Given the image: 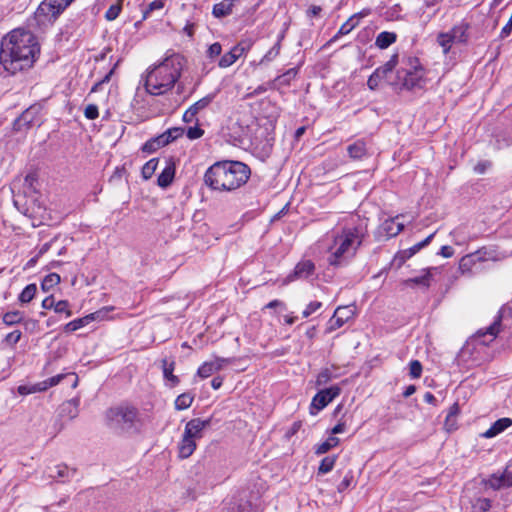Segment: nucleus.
<instances>
[{
	"label": "nucleus",
	"instance_id": "f257e3e1",
	"mask_svg": "<svg viewBox=\"0 0 512 512\" xmlns=\"http://www.w3.org/2000/svg\"><path fill=\"white\" fill-rule=\"evenodd\" d=\"M40 53L36 36L24 28H16L4 36L0 46V64L14 75L30 69Z\"/></svg>",
	"mask_w": 512,
	"mask_h": 512
},
{
	"label": "nucleus",
	"instance_id": "f03ea898",
	"mask_svg": "<svg viewBox=\"0 0 512 512\" xmlns=\"http://www.w3.org/2000/svg\"><path fill=\"white\" fill-rule=\"evenodd\" d=\"M367 235V221L351 216L346 224L332 236V244L328 247L329 265L335 267L346 265L356 255Z\"/></svg>",
	"mask_w": 512,
	"mask_h": 512
},
{
	"label": "nucleus",
	"instance_id": "7ed1b4c3",
	"mask_svg": "<svg viewBox=\"0 0 512 512\" xmlns=\"http://www.w3.org/2000/svg\"><path fill=\"white\" fill-rule=\"evenodd\" d=\"M251 176L250 167L233 160H222L211 165L204 174L205 184L212 190L232 192L245 185Z\"/></svg>",
	"mask_w": 512,
	"mask_h": 512
},
{
	"label": "nucleus",
	"instance_id": "20e7f679",
	"mask_svg": "<svg viewBox=\"0 0 512 512\" xmlns=\"http://www.w3.org/2000/svg\"><path fill=\"white\" fill-rule=\"evenodd\" d=\"M502 315L498 312L493 323L486 330H479L461 348L456 365L459 368L470 369L480 365L486 358V347L493 342L501 330Z\"/></svg>",
	"mask_w": 512,
	"mask_h": 512
},
{
	"label": "nucleus",
	"instance_id": "39448f33",
	"mask_svg": "<svg viewBox=\"0 0 512 512\" xmlns=\"http://www.w3.org/2000/svg\"><path fill=\"white\" fill-rule=\"evenodd\" d=\"M184 57L172 54L153 67L145 79L146 91L151 95H163L170 91L181 76Z\"/></svg>",
	"mask_w": 512,
	"mask_h": 512
},
{
	"label": "nucleus",
	"instance_id": "423d86ee",
	"mask_svg": "<svg viewBox=\"0 0 512 512\" xmlns=\"http://www.w3.org/2000/svg\"><path fill=\"white\" fill-rule=\"evenodd\" d=\"M104 424L117 434H128L139 430L142 424L141 415L133 404L120 402L105 411Z\"/></svg>",
	"mask_w": 512,
	"mask_h": 512
},
{
	"label": "nucleus",
	"instance_id": "0eeeda50",
	"mask_svg": "<svg viewBox=\"0 0 512 512\" xmlns=\"http://www.w3.org/2000/svg\"><path fill=\"white\" fill-rule=\"evenodd\" d=\"M425 84V69L416 57L402 60V66L396 71V80L391 85L400 89L422 88Z\"/></svg>",
	"mask_w": 512,
	"mask_h": 512
},
{
	"label": "nucleus",
	"instance_id": "6e6552de",
	"mask_svg": "<svg viewBox=\"0 0 512 512\" xmlns=\"http://www.w3.org/2000/svg\"><path fill=\"white\" fill-rule=\"evenodd\" d=\"M73 0H44L34 13L39 27L51 25Z\"/></svg>",
	"mask_w": 512,
	"mask_h": 512
},
{
	"label": "nucleus",
	"instance_id": "1a4fd4ad",
	"mask_svg": "<svg viewBox=\"0 0 512 512\" xmlns=\"http://www.w3.org/2000/svg\"><path fill=\"white\" fill-rule=\"evenodd\" d=\"M398 63L399 56L397 53H394L384 65L376 68L375 71L368 78L367 86L369 87V89L376 90L380 82L386 78L388 73L392 72L395 69Z\"/></svg>",
	"mask_w": 512,
	"mask_h": 512
},
{
	"label": "nucleus",
	"instance_id": "9d476101",
	"mask_svg": "<svg viewBox=\"0 0 512 512\" xmlns=\"http://www.w3.org/2000/svg\"><path fill=\"white\" fill-rule=\"evenodd\" d=\"M403 228L404 224L399 222V216L388 218L379 225L375 231V237L378 241H385L397 236Z\"/></svg>",
	"mask_w": 512,
	"mask_h": 512
},
{
	"label": "nucleus",
	"instance_id": "9b49d317",
	"mask_svg": "<svg viewBox=\"0 0 512 512\" xmlns=\"http://www.w3.org/2000/svg\"><path fill=\"white\" fill-rule=\"evenodd\" d=\"M339 393V386H329L328 388L319 391L312 400L311 413H314L313 409L318 412L325 408Z\"/></svg>",
	"mask_w": 512,
	"mask_h": 512
},
{
	"label": "nucleus",
	"instance_id": "f8f14e48",
	"mask_svg": "<svg viewBox=\"0 0 512 512\" xmlns=\"http://www.w3.org/2000/svg\"><path fill=\"white\" fill-rule=\"evenodd\" d=\"M111 310H113V307H106L104 309H101V310H98V311H96L94 313H91V314H89V315H87L85 317L75 319V320L67 323L64 326V331L65 332H74V331L84 327L85 325H87L90 321L101 320Z\"/></svg>",
	"mask_w": 512,
	"mask_h": 512
},
{
	"label": "nucleus",
	"instance_id": "ddd939ff",
	"mask_svg": "<svg viewBox=\"0 0 512 512\" xmlns=\"http://www.w3.org/2000/svg\"><path fill=\"white\" fill-rule=\"evenodd\" d=\"M211 425V419L193 418L185 425L184 433L195 440L203 437V431Z\"/></svg>",
	"mask_w": 512,
	"mask_h": 512
},
{
	"label": "nucleus",
	"instance_id": "4468645a",
	"mask_svg": "<svg viewBox=\"0 0 512 512\" xmlns=\"http://www.w3.org/2000/svg\"><path fill=\"white\" fill-rule=\"evenodd\" d=\"M354 315V308L352 306L338 307L332 318L330 319L329 330H335L342 327Z\"/></svg>",
	"mask_w": 512,
	"mask_h": 512
},
{
	"label": "nucleus",
	"instance_id": "2eb2a0df",
	"mask_svg": "<svg viewBox=\"0 0 512 512\" xmlns=\"http://www.w3.org/2000/svg\"><path fill=\"white\" fill-rule=\"evenodd\" d=\"M36 111L34 108L25 110L13 123L15 131L23 132L30 129L35 121Z\"/></svg>",
	"mask_w": 512,
	"mask_h": 512
},
{
	"label": "nucleus",
	"instance_id": "dca6fc26",
	"mask_svg": "<svg viewBox=\"0 0 512 512\" xmlns=\"http://www.w3.org/2000/svg\"><path fill=\"white\" fill-rule=\"evenodd\" d=\"M439 271L438 267H430L424 270L423 275L409 278L403 281V284L407 287H413L414 285H419L424 288H428L431 283V279L435 273Z\"/></svg>",
	"mask_w": 512,
	"mask_h": 512
},
{
	"label": "nucleus",
	"instance_id": "f3484780",
	"mask_svg": "<svg viewBox=\"0 0 512 512\" xmlns=\"http://www.w3.org/2000/svg\"><path fill=\"white\" fill-rule=\"evenodd\" d=\"M315 265L310 260H305L302 262H299L295 269L294 273L288 276V281H293L294 279H306L310 275L314 273Z\"/></svg>",
	"mask_w": 512,
	"mask_h": 512
},
{
	"label": "nucleus",
	"instance_id": "a211bd4d",
	"mask_svg": "<svg viewBox=\"0 0 512 512\" xmlns=\"http://www.w3.org/2000/svg\"><path fill=\"white\" fill-rule=\"evenodd\" d=\"M196 441L197 440L194 438H191L190 436H187V434L183 433L182 439L178 444L179 458L186 459L190 457L197 447Z\"/></svg>",
	"mask_w": 512,
	"mask_h": 512
},
{
	"label": "nucleus",
	"instance_id": "6ab92c4d",
	"mask_svg": "<svg viewBox=\"0 0 512 512\" xmlns=\"http://www.w3.org/2000/svg\"><path fill=\"white\" fill-rule=\"evenodd\" d=\"M245 52L241 44L235 45L229 52L225 53L219 60V67L227 68L233 65L237 59Z\"/></svg>",
	"mask_w": 512,
	"mask_h": 512
},
{
	"label": "nucleus",
	"instance_id": "aec40b11",
	"mask_svg": "<svg viewBox=\"0 0 512 512\" xmlns=\"http://www.w3.org/2000/svg\"><path fill=\"white\" fill-rule=\"evenodd\" d=\"M79 399L72 398L68 401L62 403L59 408V416L62 418H68L69 420H73L78 416L79 410Z\"/></svg>",
	"mask_w": 512,
	"mask_h": 512
},
{
	"label": "nucleus",
	"instance_id": "412c9836",
	"mask_svg": "<svg viewBox=\"0 0 512 512\" xmlns=\"http://www.w3.org/2000/svg\"><path fill=\"white\" fill-rule=\"evenodd\" d=\"M175 176V163L169 159L165 168L162 170L157 179V184L162 188H167L173 181Z\"/></svg>",
	"mask_w": 512,
	"mask_h": 512
},
{
	"label": "nucleus",
	"instance_id": "4be33fe9",
	"mask_svg": "<svg viewBox=\"0 0 512 512\" xmlns=\"http://www.w3.org/2000/svg\"><path fill=\"white\" fill-rule=\"evenodd\" d=\"M512 426V419L508 417L500 418L495 421L491 427L483 433L485 438H493Z\"/></svg>",
	"mask_w": 512,
	"mask_h": 512
},
{
	"label": "nucleus",
	"instance_id": "5701e85b",
	"mask_svg": "<svg viewBox=\"0 0 512 512\" xmlns=\"http://www.w3.org/2000/svg\"><path fill=\"white\" fill-rule=\"evenodd\" d=\"M483 260H484V257L482 256V252L479 250V251H476L474 253H471V254H468V255H465L464 257H462L459 262V268L462 272L471 271L473 266L477 262H481Z\"/></svg>",
	"mask_w": 512,
	"mask_h": 512
},
{
	"label": "nucleus",
	"instance_id": "b1692460",
	"mask_svg": "<svg viewBox=\"0 0 512 512\" xmlns=\"http://www.w3.org/2000/svg\"><path fill=\"white\" fill-rule=\"evenodd\" d=\"M469 25L465 22H461L455 25L448 33L452 37L455 43H465L468 40Z\"/></svg>",
	"mask_w": 512,
	"mask_h": 512
},
{
	"label": "nucleus",
	"instance_id": "393cba45",
	"mask_svg": "<svg viewBox=\"0 0 512 512\" xmlns=\"http://www.w3.org/2000/svg\"><path fill=\"white\" fill-rule=\"evenodd\" d=\"M488 485L493 489H500L512 486V473L505 472L500 476L493 475L488 480Z\"/></svg>",
	"mask_w": 512,
	"mask_h": 512
},
{
	"label": "nucleus",
	"instance_id": "a878e982",
	"mask_svg": "<svg viewBox=\"0 0 512 512\" xmlns=\"http://www.w3.org/2000/svg\"><path fill=\"white\" fill-rule=\"evenodd\" d=\"M236 0H223L213 6L212 14L216 18L228 16L232 13V8Z\"/></svg>",
	"mask_w": 512,
	"mask_h": 512
},
{
	"label": "nucleus",
	"instance_id": "bb28decb",
	"mask_svg": "<svg viewBox=\"0 0 512 512\" xmlns=\"http://www.w3.org/2000/svg\"><path fill=\"white\" fill-rule=\"evenodd\" d=\"M347 152L353 159H363L367 155L366 143L362 140H357L347 147Z\"/></svg>",
	"mask_w": 512,
	"mask_h": 512
},
{
	"label": "nucleus",
	"instance_id": "cd10ccee",
	"mask_svg": "<svg viewBox=\"0 0 512 512\" xmlns=\"http://www.w3.org/2000/svg\"><path fill=\"white\" fill-rule=\"evenodd\" d=\"M397 40V35L394 32L383 31L379 33L375 40V45L380 49H386Z\"/></svg>",
	"mask_w": 512,
	"mask_h": 512
},
{
	"label": "nucleus",
	"instance_id": "c85d7f7f",
	"mask_svg": "<svg viewBox=\"0 0 512 512\" xmlns=\"http://www.w3.org/2000/svg\"><path fill=\"white\" fill-rule=\"evenodd\" d=\"M224 362V360H215L211 362H205L201 367L198 369V375L205 379L213 374L214 371L221 368V363Z\"/></svg>",
	"mask_w": 512,
	"mask_h": 512
},
{
	"label": "nucleus",
	"instance_id": "c756f323",
	"mask_svg": "<svg viewBox=\"0 0 512 512\" xmlns=\"http://www.w3.org/2000/svg\"><path fill=\"white\" fill-rule=\"evenodd\" d=\"M434 237V233L430 234L428 237H426L423 241L413 245L411 248H409L408 250H405L403 251V255L401 256V263H403L405 261L406 258H410L412 257L415 253H417L418 251H420L422 248H424L425 246H427L430 241L432 240V238Z\"/></svg>",
	"mask_w": 512,
	"mask_h": 512
},
{
	"label": "nucleus",
	"instance_id": "7c9ffc66",
	"mask_svg": "<svg viewBox=\"0 0 512 512\" xmlns=\"http://www.w3.org/2000/svg\"><path fill=\"white\" fill-rule=\"evenodd\" d=\"M339 444V438L336 436H330L328 437L324 442L317 445L315 447V454L322 455L327 453L332 448L336 447Z\"/></svg>",
	"mask_w": 512,
	"mask_h": 512
},
{
	"label": "nucleus",
	"instance_id": "2f4dec72",
	"mask_svg": "<svg viewBox=\"0 0 512 512\" xmlns=\"http://www.w3.org/2000/svg\"><path fill=\"white\" fill-rule=\"evenodd\" d=\"M298 74V70L296 68H291L287 70L282 75H279L275 78L274 84L278 87L282 86H288L290 85L291 81L295 79L296 75Z\"/></svg>",
	"mask_w": 512,
	"mask_h": 512
},
{
	"label": "nucleus",
	"instance_id": "473e14b6",
	"mask_svg": "<svg viewBox=\"0 0 512 512\" xmlns=\"http://www.w3.org/2000/svg\"><path fill=\"white\" fill-rule=\"evenodd\" d=\"M216 92L210 93L206 95L205 97L201 98L197 102H195L193 105L190 106V108L198 114L200 111L206 109L215 99Z\"/></svg>",
	"mask_w": 512,
	"mask_h": 512
},
{
	"label": "nucleus",
	"instance_id": "72a5a7b5",
	"mask_svg": "<svg viewBox=\"0 0 512 512\" xmlns=\"http://www.w3.org/2000/svg\"><path fill=\"white\" fill-rule=\"evenodd\" d=\"M55 470L56 475H51V477L59 478L63 481L71 479L76 474V469H69L65 464L55 466Z\"/></svg>",
	"mask_w": 512,
	"mask_h": 512
},
{
	"label": "nucleus",
	"instance_id": "f704fd0d",
	"mask_svg": "<svg viewBox=\"0 0 512 512\" xmlns=\"http://www.w3.org/2000/svg\"><path fill=\"white\" fill-rule=\"evenodd\" d=\"M193 399L194 396L191 393H182L175 400V408L185 410L191 406Z\"/></svg>",
	"mask_w": 512,
	"mask_h": 512
},
{
	"label": "nucleus",
	"instance_id": "c9c22d12",
	"mask_svg": "<svg viewBox=\"0 0 512 512\" xmlns=\"http://www.w3.org/2000/svg\"><path fill=\"white\" fill-rule=\"evenodd\" d=\"M162 368H163V375L164 378L170 382H178L177 376L173 374L174 371V362L169 361L168 359L162 360Z\"/></svg>",
	"mask_w": 512,
	"mask_h": 512
},
{
	"label": "nucleus",
	"instance_id": "e433bc0d",
	"mask_svg": "<svg viewBox=\"0 0 512 512\" xmlns=\"http://www.w3.org/2000/svg\"><path fill=\"white\" fill-rule=\"evenodd\" d=\"M60 283V276L57 273H50L43 279L41 288L43 291L48 292L54 286Z\"/></svg>",
	"mask_w": 512,
	"mask_h": 512
},
{
	"label": "nucleus",
	"instance_id": "4c0bfd02",
	"mask_svg": "<svg viewBox=\"0 0 512 512\" xmlns=\"http://www.w3.org/2000/svg\"><path fill=\"white\" fill-rule=\"evenodd\" d=\"M358 26V20H356V16H351L345 23H343L338 30L337 34L334 38H338L340 35L349 34L355 27Z\"/></svg>",
	"mask_w": 512,
	"mask_h": 512
},
{
	"label": "nucleus",
	"instance_id": "58836bf2",
	"mask_svg": "<svg viewBox=\"0 0 512 512\" xmlns=\"http://www.w3.org/2000/svg\"><path fill=\"white\" fill-rule=\"evenodd\" d=\"M23 320V314L20 311H10L3 315L2 321L7 326L20 323Z\"/></svg>",
	"mask_w": 512,
	"mask_h": 512
},
{
	"label": "nucleus",
	"instance_id": "ea45409f",
	"mask_svg": "<svg viewBox=\"0 0 512 512\" xmlns=\"http://www.w3.org/2000/svg\"><path fill=\"white\" fill-rule=\"evenodd\" d=\"M37 287L35 284L27 285L19 295V301L21 303H29L35 296Z\"/></svg>",
	"mask_w": 512,
	"mask_h": 512
},
{
	"label": "nucleus",
	"instance_id": "a19ab883",
	"mask_svg": "<svg viewBox=\"0 0 512 512\" xmlns=\"http://www.w3.org/2000/svg\"><path fill=\"white\" fill-rule=\"evenodd\" d=\"M158 166V159L153 158L147 161L142 167V177L148 180L152 177Z\"/></svg>",
	"mask_w": 512,
	"mask_h": 512
},
{
	"label": "nucleus",
	"instance_id": "79ce46f5",
	"mask_svg": "<svg viewBox=\"0 0 512 512\" xmlns=\"http://www.w3.org/2000/svg\"><path fill=\"white\" fill-rule=\"evenodd\" d=\"M337 456H327L323 458L320 462L318 473L326 474L334 468Z\"/></svg>",
	"mask_w": 512,
	"mask_h": 512
},
{
	"label": "nucleus",
	"instance_id": "37998d69",
	"mask_svg": "<svg viewBox=\"0 0 512 512\" xmlns=\"http://www.w3.org/2000/svg\"><path fill=\"white\" fill-rule=\"evenodd\" d=\"M66 381L67 384H77L78 376L75 373L59 374L50 379L49 384H58L61 381Z\"/></svg>",
	"mask_w": 512,
	"mask_h": 512
},
{
	"label": "nucleus",
	"instance_id": "c03bdc74",
	"mask_svg": "<svg viewBox=\"0 0 512 512\" xmlns=\"http://www.w3.org/2000/svg\"><path fill=\"white\" fill-rule=\"evenodd\" d=\"M437 43L443 48V53L447 54L454 42L448 32L440 33L437 37Z\"/></svg>",
	"mask_w": 512,
	"mask_h": 512
},
{
	"label": "nucleus",
	"instance_id": "a18cd8bd",
	"mask_svg": "<svg viewBox=\"0 0 512 512\" xmlns=\"http://www.w3.org/2000/svg\"><path fill=\"white\" fill-rule=\"evenodd\" d=\"M284 35L281 34L275 43V45L263 56L261 63L263 62H269L276 58L280 53V47H281V40L283 39Z\"/></svg>",
	"mask_w": 512,
	"mask_h": 512
},
{
	"label": "nucleus",
	"instance_id": "49530a36",
	"mask_svg": "<svg viewBox=\"0 0 512 512\" xmlns=\"http://www.w3.org/2000/svg\"><path fill=\"white\" fill-rule=\"evenodd\" d=\"M491 507V501L487 498H478L472 504V512H485Z\"/></svg>",
	"mask_w": 512,
	"mask_h": 512
},
{
	"label": "nucleus",
	"instance_id": "de8ad7c7",
	"mask_svg": "<svg viewBox=\"0 0 512 512\" xmlns=\"http://www.w3.org/2000/svg\"><path fill=\"white\" fill-rule=\"evenodd\" d=\"M122 0H118L117 3L115 4H112L109 9L106 11L105 13V18L108 20V21H113L115 20L120 12H121V9H122Z\"/></svg>",
	"mask_w": 512,
	"mask_h": 512
},
{
	"label": "nucleus",
	"instance_id": "09e8293b",
	"mask_svg": "<svg viewBox=\"0 0 512 512\" xmlns=\"http://www.w3.org/2000/svg\"><path fill=\"white\" fill-rule=\"evenodd\" d=\"M166 0H154L144 10L142 20L149 17L150 13L154 10H160L165 6Z\"/></svg>",
	"mask_w": 512,
	"mask_h": 512
},
{
	"label": "nucleus",
	"instance_id": "8fccbe9b",
	"mask_svg": "<svg viewBox=\"0 0 512 512\" xmlns=\"http://www.w3.org/2000/svg\"><path fill=\"white\" fill-rule=\"evenodd\" d=\"M422 365L418 360H413L409 363V375L412 379H417L421 376Z\"/></svg>",
	"mask_w": 512,
	"mask_h": 512
},
{
	"label": "nucleus",
	"instance_id": "3c124183",
	"mask_svg": "<svg viewBox=\"0 0 512 512\" xmlns=\"http://www.w3.org/2000/svg\"><path fill=\"white\" fill-rule=\"evenodd\" d=\"M47 386H18L17 392L19 395H28L38 391L46 390Z\"/></svg>",
	"mask_w": 512,
	"mask_h": 512
},
{
	"label": "nucleus",
	"instance_id": "603ef678",
	"mask_svg": "<svg viewBox=\"0 0 512 512\" xmlns=\"http://www.w3.org/2000/svg\"><path fill=\"white\" fill-rule=\"evenodd\" d=\"M54 311L56 313H65L67 317L71 316V311L69 310V303L66 300H60L56 302Z\"/></svg>",
	"mask_w": 512,
	"mask_h": 512
},
{
	"label": "nucleus",
	"instance_id": "864d4df0",
	"mask_svg": "<svg viewBox=\"0 0 512 512\" xmlns=\"http://www.w3.org/2000/svg\"><path fill=\"white\" fill-rule=\"evenodd\" d=\"M84 115L89 120H94L99 116L98 107L95 104H89L84 110Z\"/></svg>",
	"mask_w": 512,
	"mask_h": 512
},
{
	"label": "nucleus",
	"instance_id": "5fc2aeb1",
	"mask_svg": "<svg viewBox=\"0 0 512 512\" xmlns=\"http://www.w3.org/2000/svg\"><path fill=\"white\" fill-rule=\"evenodd\" d=\"M322 307V303L319 302V301H313V302H310L307 307L305 308V310L303 311L302 315L304 318H307L309 317L311 314H313L314 312H316L318 309H320Z\"/></svg>",
	"mask_w": 512,
	"mask_h": 512
},
{
	"label": "nucleus",
	"instance_id": "6e6d98bb",
	"mask_svg": "<svg viewBox=\"0 0 512 512\" xmlns=\"http://www.w3.org/2000/svg\"><path fill=\"white\" fill-rule=\"evenodd\" d=\"M183 133H184V129L179 128V127L170 128L167 131H165V134L169 138L170 142H173L174 140L181 137L183 135Z\"/></svg>",
	"mask_w": 512,
	"mask_h": 512
},
{
	"label": "nucleus",
	"instance_id": "4d7b16f0",
	"mask_svg": "<svg viewBox=\"0 0 512 512\" xmlns=\"http://www.w3.org/2000/svg\"><path fill=\"white\" fill-rule=\"evenodd\" d=\"M222 52L221 44L218 42H215L211 44L207 50V56L209 58H215L218 57Z\"/></svg>",
	"mask_w": 512,
	"mask_h": 512
},
{
	"label": "nucleus",
	"instance_id": "13d9d810",
	"mask_svg": "<svg viewBox=\"0 0 512 512\" xmlns=\"http://www.w3.org/2000/svg\"><path fill=\"white\" fill-rule=\"evenodd\" d=\"M333 378V373L330 369L323 370L317 378L316 384H325Z\"/></svg>",
	"mask_w": 512,
	"mask_h": 512
},
{
	"label": "nucleus",
	"instance_id": "bf43d9fd",
	"mask_svg": "<svg viewBox=\"0 0 512 512\" xmlns=\"http://www.w3.org/2000/svg\"><path fill=\"white\" fill-rule=\"evenodd\" d=\"M204 131L199 128L198 126L195 127H189L186 134L187 137L191 140H195L200 138L203 135Z\"/></svg>",
	"mask_w": 512,
	"mask_h": 512
},
{
	"label": "nucleus",
	"instance_id": "052dcab7",
	"mask_svg": "<svg viewBox=\"0 0 512 512\" xmlns=\"http://www.w3.org/2000/svg\"><path fill=\"white\" fill-rule=\"evenodd\" d=\"M21 331L14 330L6 335L5 341L10 345H15L21 339Z\"/></svg>",
	"mask_w": 512,
	"mask_h": 512
},
{
	"label": "nucleus",
	"instance_id": "680f3d73",
	"mask_svg": "<svg viewBox=\"0 0 512 512\" xmlns=\"http://www.w3.org/2000/svg\"><path fill=\"white\" fill-rule=\"evenodd\" d=\"M197 114L189 107L183 114V121L186 123L198 122Z\"/></svg>",
	"mask_w": 512,
	"mask_h": 512
},
{
	"label": "nucleus",
	"instance_id": "e2e57ef3",
	"mask_svg": "<svg viewBox=\"0 0 512 512\" xmlns=\"http://www.w3.org/2000/svg\"><path fill=\"white\" fill-rule=\"evenodd\" d=\"M156 143H157L156 140L154 138H152L143 145L142 150L144 152L152 153V152L156 151L157 149H159V145H156Z\"/></svg>",
	"mask_w": 512,
	"mask_h": 512
},
{
	"label": "nucleus",
	"instance_id": "0e129e2a",
	"mask_svg": "<svg viewBox=\"0 0 512 512\" xmlns=\"http://www.w3.org/2000/svg\"><path fill=\"white\" fill-rule=\"evenodd\" d=\"M353 479V476L350 475V474H347L343 480L341 481V483L339 484L338 486V490L341 492V491H344L345 489H347L350 484H351V481Z\"/></svg>",
	"mask_w": 512,
	"mask_h": 512
},
{
	"label": "nucleus",
	"instance_id": "69168bd1",
	"mask_svg": "<svg viewBox=\"0 0 512 512\" xmlns=\"http://www.w3.org/2000/svg\"><path fill=\"white\" fill-rule=\"evenodd\" d=\"M154 139L157 142L156 145H159V148L164 147V146L168 145L169 143H171L169 138L165 134V132L162 133L161 135L155 137Z\"/></svg>",
	"mask_w": 512,
	"mask_h": 512
},
{
	"label": "nucleus",
	"instance_id": "338daca9",
	"mask_svg": "<svg viewBox=\"0 0 512 512\" xmlns=\"http://www.w3.org/2000/svg\"><path fill=\"white\" fill-rule=\"evenodd\" d=\"M439 254L445 258H450L454 254V249L451 246L445 245L441 247Z\"/></svg>",
	"mask_w": 512,
	"mask_h": 512
},
{
	"label": "nucleus",
	"instance_id": "774afa93",
	"mask_svg": "<svg viewBox=\"0 0 512 512\" xmlns=\"http://www.w3.org/2000/svg\"><path fill=\"white\" fill-rule=\"evenodd\" d=\"M55 304H56V302H55V300H54L53 296H48V297H46V298L42 301V307H43L44 309H52V308L54 309Z\"/></svg>",
	"mask_w": 512,
	"mask_h": 512
}]
</instances>
